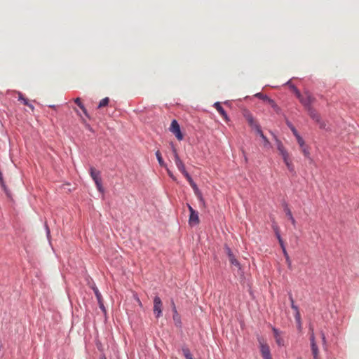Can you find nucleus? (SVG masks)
I'll list each match as a JSON object with an SVG mask.
<instances>
[{"mask_svg": "<svg viewBox=\"0 0 359 359\" xmlns=\"http://www.w3.org/2000/svg\"><path fill=\"white\" fill-rule=\"evenodd\" d=\"M277 149L280 155L282 156L284 163L290 171L294 170V165L290 156V154L283 146V143L278 139L276 140Z\"/></svg>", "mask_w": 359, "mask_h": 359, "instance_id": "nucleus-1", "label": "nucleus"}, {"mask_svg": "<svg viewBox=\"0 0 359 359\" xmlns=\"http://www.w3.org/2000/svg\"><path fill=\"white\" fill-rule=\"evenodd\" d=\"M296 96L306 109L309 107H311V104L315 100L313 95L308 91H305L303 94H301L299 90H296Z\"/></svg>", "mask_w": 359, "mask_h": 359, "instance_id": "nucleus-2", "label": "nucleus"}, {"mask_svg": "<svg viewBox=\"0 0 359 359\" xmlns=\"http://www.w3.org/2000/svg\"><path fill=\"white\" fill-rule=\"evenodd\" d=\"M309 330H310L311 348V351H312V355L313 356V359H320L319 349H318V347L316 342V337H315L313 329L311 327Z\"/></svg>", "mask_w": 359, "mask_h": 359, "instance_id": "nucleus-3", "label": "nucleus"}, {"mask_svg": "<svg viewBox=\"0 0 359 359\" xmlns=\"http://www.w3.org/2000/svg\"><path fill=\"white\" fill-rule=\"evenodd\" d=\"M90 174L93 180H94L97 189L102 192L103 189L102 186V180L100 177V172L97 170L95 168L90 167Z\"/></svg>", "mask_w": 359, "mask_h": 359, "instance_id": "nucleus-4", "label": "nucleus"}, {"mask_svg": "<svg viewBox=\"0 0 359 359\" xmlns=\"http://www.w3.org/2000/svg\"><path fill=\"white\" fill-rule=\"evenodd\" d=\"M243 116L245 118V120L248 121V124L250 127H252L254 129H257L258 127H259V125L257 123V122L254 119L252 113L248 110V109H243Z\"/></svg>", "mask_w": 359, "mask_h": 359, "instance_id": "nucleus-5", "label": "nucleus"}, {"mask_svg": "<svg viewBox=\"0 0 359 359\" xmlns=\"http://www.w3.org/2000/svg\"><path fill=\"white\" fill-rule=\"evenodd\" d=\"M187 206L190 212L189 224L191 226L197 225L200 222L198 212L194 210V208L189 204H187Z\"/></svg>", "mask_w": 359, "mask_h": 359, "instance_id": "nucleus-6", "label": "nucleus"}, {"mask_svg": "<svg viewBox=\"0 0 359 359\" xmlns=\"http://www.w3.org/2000/svg\"><path fill=\"white\" fill-rule=\"evenodd\" d=\"M170 130L175 135L178 140L183 139V135L181 133L180 125L176 120H172L171 122Z\"/></svg>", "mask_w": 359, "mask_h": 359, "instance_id": "nucleus-7", "label": "nucleus"}, {"mask_svg": "<svg viewBox=\"0 0 359 359\" xmlns=\"http://www.w3.org/2000/svg\"><path fill=\"white\" fill-rule=\"evenodd\" d=\"M163 304L159 297L156 296L154 299V313L158 318L162 314Z\"/></svg>", "mask_w": 359, "mask_h": 359, "instance_id": "nucleus-8", "label": "nucleus"}, {"mask_svg": "<svg viewBox=\"0 0 359 359\" xmlns=\"http://www.w3.org/2000/svg\"><path fill=\"white\" fill-rule=\"evenodd\" d=\"M306 110L311 118L316 121L317 123H318L321 128H324L325 127V124L323 122L320 121V115L312 107H309L308 109H306Z\"/></svg>", "mask_w": 359, "mask_h": 359, "instance_id": "nucleus-9", "label": "nucleus"}, {"mask_svg": "<svg viewBox=\"0 0 359 359\" xmlns=\"http://www.w3.org/2000/svg\"><path fill=\"white\" fill-rule=\"evenodd\" d=\"M172 151H173L174 160H175L176 166L177 167L178 170L181 172H185V170H186L185 165H184V163L180 158V156L177 154V149L174 147H172Z\"/></svg>", "mask_w": 359, "mask_h": 359, "instance_id": "nucleus-10", "label": "nucleus"}, {"mask_svg": "<svg viewBox=\"0 0 359 359\" xmlns=\"http://www.w3.org/2000/svg\"><path fill=\"white\" fill-rule=\"evenodd\" d=\"M224 250H225L226 253L228 255L230 263L236 267H240V263L236 259V258L235 255L233 254L231 250L228 246H225Z\"/></svg>", "mask_w": 359, "mask_h": 359, "instance_id": "nucleus-11", "label": "nucleus"}, {"mask_svg": "<svg viewBox=\"0 0 359 359\" xmlns=\"http://www.w3.org/2000/svg\"><path fill=\"white\" fill-rule=\"evenodd\" d=\"M273 336L276 340V342L277 344L280 346H284V339L281 337V332L276 328L273 327L272 328Z\"/></svg>", "mask_w": 359, "mask_h": 359, "instance_id": "nucleus-12", "label": "nucleus"}, {"mask_svg": "<svg viewBox=\"0 0 359 359\" xmlns=\"http://www.w3.org/2000/svg\"><path fill=\"white\" fill-rule=\"evenodd\" d=\"M257 339H258L259 349H260L261 353H263L264 351L266 352V351L270 350V348H269L268 344L266 343V340L263 337H258Z\"/></svg>", "mask_w": 359, "mask_h": 359, "instance_id": "nucleus-13", "label": "nucleus"}, {"mask_svg": "<svg viewBox=\"0 0 359 359\" xmlns=\"http://www.w3.org/2000/svg\"><path fill=\"white\" fill-rule=\"evenodd\" d=\"M215 108L217 109V111L219 113V114L223 117V118L226 121H229V117L226 114V112L224 111L223 107L221 106L219 102H215L214 104Z\"/></svg>", "mask_w": 359, "mask_h": 359, "instance_id": "nucleus-14", "label": "nucleus"}, {"mask_svg": "<svg viewBox=\"0 0 359 359\" xmlns=\"http://www.w3.org/2000/svg\"><path fill=\"white\" fill-rule=\"evenodd\" d=\"M189 184L192 187V189H194V191L196 196L198 197V198L200 201H203V199L202 194H201V191H199L196 184L194 181H192V182H191L189 183Z\"/></svg>", "mask_w": 359, "mask_h": 359, "instance_id": "nucleus-15", "label": "nucleus"}, {"mask_svg": "<svg viewBox=\"0 0 359 359\" xmlns=\"http://www.w3.org/2000/svg\"><path fill=\"white\" fill-rule=\"evenodd\" d=\"M284 211H285L286 215L287 216L288 219L290 220L292 225L295 226L296 221H295L294 218L293 217L292 212H291L290 209L288 208L287 205H285Z\"/></svg>", "mask_w": 359, "mask_h": 359, "instance_id": "nucleus-16", "label": "nucleus"}, {"mask_svg": "<svg viewBox=\"0 0 359 359\" xmlns=\"http://www.w3.org/2000/svg\"><path fill=\"white\" fill-rule=\"evenodd\" d=\"M267 104L273 109V110L277 113V114H280V108L276 104V103L275 102L274 100H273L272 99H270L269 100V102H267Z\"/></svg>", "mask_w": 359, "mask_h": 359, "instance_id": "nucleus-17", "label": "nucleus"}, {"mask_svg": "<svg viewBox=\"0 0 359 359\" xmlns=\"http://www.w3.org/2000/svg\"><path fill=\"white\" fill-rule=\"evenodd\" d=\"M256 131H257V134L262 137V139L264 142V146H267L268 144H270L267 137L264 135L262 130H261L260 126L256 129Z\"/></svg>", "mask_w": 359, "mask_h": 359, "instance_id": "nucleus-18", "label": "nucleus"}, {"mask_svg": "<svg viewBox=\"0 0 359 359\" xmlns=\"http://www.w3.org/2000/svg\"><path fill=\"white\" fill-rule=\"evenodd\" d=\"M74 102L79 107V108L83 111V112L84 113V114L86 116H88V112H87V110L86 109V107H84V105L82 104L81 101V99L79 97H77L74 100Z\"/></svg>", "mask_w": 359, "mask_h": 359, "instance_id": "nucleus-19", "label": "nucleus"}, {"mask_svg": "<svg viewBox=\"0 0 359 359\" xmlns=\"http://www.w3.org/2000/svg\"><path fill=\"white\" fill-rule=\"evenodd\" d=\"M156 158H157V160L158 161L159 165L161 166H162V167L166 168V165H165V162H164V161H163V158L161 156V154L159 150L156 151Z\"/></svg>", "mask_w": 359, "mask_h": 359, "instance_id": "nucleus-20", "label": "nucleus"}, {"mask_svg": "<svg viewBox=\"0 0 359 359\" xmlns=\"http://www.w3.org/2000/svg\"><path fill=\"white\" fill-rule=\"evenodd\" d=\"M289 299L291 302V308L294 310V313L299 312V308L294 304V299L291 293L289 294Z\"/></svg>", "mask_w": 359, "mask_h": 359, "instance_id": "nucleus-21", "label": "nucleus"}, {"mask_svg": "<svg viewBox=\"0 0 359 359\" xmlns=\"http://www.w3.org/2000/svg\"><path fill=\"white\" fill-rule=\"evenodd\" d=\"M255 96L258 97L260 100H262L266 103H267L269 102V100L271 99L267 95H264L263 93H258L255 94Z\"/></svg>", "mask_w": 359, "mask_h": 359, "instance_id": "nucleus-22", "label": "nucleus"}, {"mask_svg": "<svg viewBox=\"0 0 359 359\" xmlns=\"http://www.w3.org/2000/svg\"><path fill=\"white\" fill-rule=\"evenodd\" d=\"M182 352L186 359H193L192 355L188 348H183Z\"/></svg>", "mask_w": 359, "mask_h": 359, "instance_id": "nucleus-23", "label": "nucleus"}, {"mask_svg": "<svg viewBox=\"0 0 359 359\" xmlns=\"http://www.w3.org/2000/svg\"><path fill=\"white\" fill-rule=\"evenodd\" d=\"M109 102V97L103 98L102 100H100V102L98 104V108H102V107L107 106Z\"/></svg>", "mask_w": 359, "mask_h": 359, "instance_id": "nucleus-24", "label": "nucleus"}, {"mask_svg": "<svg viewBox=\"0 0 359 359\" xmlns=\"http://www.w3.org/2000/svg\"><path fill=\"white\" fill-rule=\"evenodd\" d=\"M294 318L298 324L299 329H300L302 327V319L299 311L294 313Z\"/></svg>", "mask_w": 359, "mask_h": 359, "instance_id": "nucleus-25", "label": "nucleus"}, {"mask_svg": "<svg viewBox=\"0 0 359 359\" xmlns=\"http://www.w3.org/2000/svg\"><path fill=\"white\" fill-rule=\"evenodd\" d=\"M295 137L297 139V141L300 148L304 147V146H305V142H304V140H303V138L299 135V134L296 135Z\"/></svg>", "mask_w": 359, "mask_h": 359, "instance_id": "nucleus-26", "label": "nucleus"}, {"mask_svg": "<svg viewBox=\"0 0 359 359\" xmlns=\"http://www.w3.org/2000/svg\"><path fill=\"white\" fill-rule=\"evenodd\" d=\"M287 125L290 128V130H292V132L294 136H296L299 134V133L297 132V130H296L294 126L290 121H287Z\"/></svg>", "mask_w": 359, "mask_h": 359, "instance_id": "nucleus-27", "label": "nucleus"}, {"mask_svg": "<svg viewBox=\"0 0 359 359\" xmlns=\"http://www.w3.org/2000/svg\"><path fill=\"white\" fill-rule=\"evenodd\" d=\"M283 255H284V257L285 258L286 263H287L288 267L290 268L291 267V260L290 259V257H289L286 250H284Z\"/></svg>", "mask_w": 359, "mask_h": 359, "instance_id": "nucleus-28", "label": "nucleus"}, {"mask_svg": "<svg viewBox=\"0 0 359 359\" xmlns=\"http://www.w3.org/2000/svg\"><path fill=\"white\" fill-rule=\"evenodd\" d=\"M261 354L263 359H272L270 350L266 352L264 351L263 353H261Z\"/></svg>", "mask_w": 359, "mask_h": 359, "instance_id": "nucleus-29", "label": "nucleus"}, {"mask_svg": "<svg viewBox=\"0 0 359 359\" xmlns=\"http://www.w3.org/2000/svg\"><path fill=\"white\" fill-rule=\"evenodd\" d=\"M302 151L306 157H308L310 154L308 147L305 145L304 147H301Z\"/></svg>", "mask_w": 359, "mask_h": 359, "instance_id": "nucleus-30", "label": "nucleus"}, {"mask_svg": "<svg viewBox=\"0 0 359 359\" xmlns=\"http://www.w3.org/2000/svg\"><path fill=\"white\" fill-rule=\"evenodd\" d=\"M94 292H95V296L97 297L98 302H100V301L102 300V299L101 294L100 293L97 288H94Z\"/></svg>", "mask_w": 359, "mask_h": 359, "instance_id": "nucleus-31", "label": "nucleus"}, {"mask_svg": "<svg viewBox=\"0 0 359 359\" xmlns=\"http://www.w3.org/2000/svg\"><path fill=\"white\" fill-rule=\"evenodd\" d=\"M22 103L29 107L32 110H34V106L29 103V100L27 99V98H25L23 100H22Z\"/></svg>", "mask_w": 359, "mask_h": 359, "instance_id": "nucleus-32", "label": "nucleus"}, {"mask_svg": "<svg viewBox=\"0 0 359 359\" xmlns=\"http://www.w3.org/2000/svg\"><path fill=\"white\" fill-rule=\"evenodd\" d=\"M274 230H275V232H276V235L277 236V238L278 240V242H281V241H283L280 233H279V230H278V228L276 226L274 228Z\"/></svg>", "mask_w": 359, "mask_h": 359, "instance_id": "nucleus-33", "label": "nucleus"}, {"mask_svg": "<svg viewBox=\"0 0 359 359\" xmlns=\"http://www.w3.org/2000/svg\"><path fill=\"white\" fill-rule=\"evenodd\" d=\"M183 174V175L186 177V179L187 180V181L189 182V183H190L191 182L193 181L191 177L190 176V175L187 172V170H185V172H182Z\"/></svg>", "mask_w": 359, "mask_h": 359, "instance_id": "nucleus-34", "label": "nucleus"}, {"mask_svg": "<svg viewBox=\"0 0 359 359\" xmlns=\"http://www.w3.org/2000/svg\"><path fill=\"white\" fill-rule=\"evenodd\" d=\"M287 85L290 86V88L292 90L294 93L296 95V90H299L293 84L290 83V81H288L287 83Z\"/></svg>", "mask_w": 359, "mask_h": 359, "instance_id": "nucleus-35", "label": "nucleus"}, {"mask_svg": "<svg viewBox=\"0 0 359 359\" xmlns=\"http://www.w3.org/2000/svg\"><path fill=\"white\" fill-rule=\"evenodd\" d=\"M168 175L173 180H176L175 177L174 176L173 173L168 168H166Z\"/></svg>", "mask_w": 359, "mask_h": 359, "instance_id": "nucleus-36", "label": "nucleus"}, {"mask_svg": "<svg viewBox=\"0 0 359 359\" xmlns=\"http://www.w3.org/2000/svg\"><path fill=\"white\" fill-rule=\"evenodd\" d=\"M321 338H322L323 343L324 344H326V338H325V335L323 332L321 333Z\"/></svg>", "mask_w": 359, "mask_h": 359, "instance_id": "nucleus-37", "label": "nucleus"}, {"mask_svg": "<svg viewBox=\"0 0 359 359\" xmlns=\"http://www.w3.org/2000/svg\"><path fill=\"white\" fill-rule=\"evenodd\" d=\"M25 97L23 96V95L21 93H18V100H20L22 102V100L25 99Z\"/></svg>", "mask_w": 359, "mask_h": 359, "instance_id": "nucleus-38", "label": "nucleus"}, {"mask_svg": "<svg viewBox=\"0 0 359 359\" xmlns=\"http://www.w3.org/2000/svg\"><path fill=\"white\" fill-rule=\"evenodd\" d=\"M25 97L23 96V95L21 93H18V100H20L22 102V100L25 99Z\"/></svg>", "mask_w": 359, "mask_h": 359, "instance_id": "nucleus-39", "label": "nucleus"}, {"mask_svg": "<svg viewBox=\"0 0 359 359\" xmlns=\"http://www.w3.org/2000/svg\"><path fill=\"white\" fill-rule=\"evenodd\" d=\"M280 243V245L282 248V250H283V252H284V250H286L285 249V244H284V242L283 241H281L279 243Z\"/></svg>", "mask_w": 359, "mask_h": 359, "instance_id": "nucleus-40", "label": "nucleus"}, {"mask_svg": "<svg viewBox=\"0 0 359 359\" xmlns=\"http://www.w3.org/2000/svg\"><path fill=\"white\" fill-rule=\"evenodd\" d=\"M99 303V305H100V308L102 310V311H104V304H103V302H102V300L100 301V302H98Z\"/></svg>", "mask_w": 359, "mask_h": 359, "instance_id": "nucleus-41", "label": "nucleus"}]
</instances>
